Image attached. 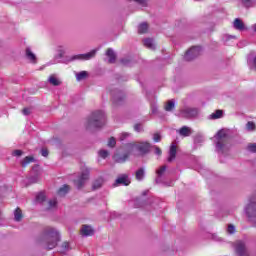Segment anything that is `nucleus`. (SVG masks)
Instances as JSON below:
<instances>
[{"instance_id": "nucleus-1", "label": "nucleus", "mask_w": 256, "mask_h": 256, "mask_svg": "<svg viewBox=\"0 0 256 256\" xmlns=\"http://www.w3.org/2000/svg\"><path fill=\"white\" fill-rule=\"evenodd\" d=\"M149 149H151V144L149 142H132L126 144V151L123 156L116 154L114 156L116 163H125L129 158V153H140V155H145L149 153Z\"/></svg>"}, {"instance_id": "nucleus-2", "label": "nucleus", "mask_w": 256, "mask_h": 256, "mask_svg": "<svg viewBox=\"0 0 256 256\" xmlns=\"http://www.w3.org/2000/svg\"><path fill=\"white\" fill-rule=\"evenodd\" d=\"M215 139L217 153L220 155V157H227V155H229V149H231L227 132H225V130L218 131L215 135Z\"/></svg>"}, {"instance_id": "nucleus-3", "label": "nucleus", "mask_w": 256, "mask_h": 256, "mask_svg": "<svg viewBox=\"0 0 256 256\" xmlns=\"http://www.w3.org/2000/svg\"><path fill=\"white\" fill-rule=\"evenodd\" d=\"M105 112L97 110L91 114L86 122V129H101L105 125Z\"/></svg>"}, {"instance_id": "nucleus-4", "label": "nucleus", "mask_w": 256, "mask_h": 256, "mask_svg": "<svg viewBox=\"0 0 256 256\" xmlns=\"http://www.w3.org/2000/svg\"><path fill=\"white\" fill-rule=\"evenodd\" d=\"M47 235V249H55L57 247V243L61 241V236L59 235V232L55 228H48L46 230Z\"/></svg>"}, {"instance_id": "nucleus-5", "label": "nucleus", "mask_w": 256, "mask_h": 256, "mask_svg": "<svg viewBox=\"0 0 256 256\" xmlns=\"http://www.w3.org/2000/svg\"><path fill=\"white\" fill-rule=\"evenodd\" d=\"M249 221L254 223L256 227V197H252L249 200L248 205L244 209Z\"/></svg>"}, {"instance_id": "nucleus-6", "label": "nucleus", "mask_w": 256, "mask_h": 256, "mask_svg": "<svg viewBox=\"0 0 256 256\" xmlns=\"http://www.w3.org/2000/svg\"><path fill=\"white\" fill-rule=\"evenodd\" d=\"M97 55V50H92L86 54H78L73 56H68L66 63H71L73 61H89L90 59H93Z\"/></svg>"}, {"instance_id": "nucleus-7", "label": "nucleus", "mask_w": 256, "mask_h": 256, "mask_svg": "<svg viewBox=\"0 0 256 256\" xmlns=\"http://www.w3.org/2000/svg\"><path fill=\"white\" fill-rule=\"evenodd\" d=\"M89 173L90 170L89 168H84L81 172V174L78 176L76 180H74V185L78 188L81 189L85 183H87V180L89 179Z\"/></svg>"}, {"instance_id": "nucleus-8", "label": "nucleus", "mask_w": 256, "mask_h": 256, "mask_svg": "<svg viewBox=\"0 0 256 256\" xmlns=\"http://www.w3.org/2000/svg\"><path fill=\"white\" fill-rule=\"evenodd\" d=\"M197 115H199V109L191 107H185L180 110L179 114L180 117H184L185 119H193L194 117H197Z\"/></svg>"}, {"instance_id": "nucleus-9", "label": "nucleus", "mask_w": 256, "mask_h": 256, "mask_svg": "<svg viewBox=\"0 0 256 256\" xmlns=\"http://www.w3.org/2000/svg\"><path fill=\"white\" fill-rule=\"evenodd\" d=\"M201 46H194L188 50L184 56L185 61H193L196 57L201 55Z\"/></svg>"}, {"instance_id": "nucleus-10", "label": "nucleus", "mask_w": 256, "mask_h": 256, "mask_svg": "<svg viewBox=\"0 0 256 256\" xmlns=\"http://www.w3.org/2000/svg\"><path fill=\"white\" fill-rule=\"evenodd\" d=\"M111 95L114 105H121V103H123V100L125 99V94L123 93V91L118 89L112 90Z\"/></svg>"}, {"instance_id": "nucleus-11", "label": "nucleus", "mask_w": 256, "mask_h": 256, "mask_svg": "<svg viewBox=\"0 0 256 256\" xmlns=\"http://www.w3.org/2000/svg\"><path fill=\"white\" fill-rule=\"evenodd\" d=\"M236 253L239 256H249V252H247L245 243H243L242 241L236 243Z\"/></svg>"}, {"instance_id": "nucleus-12", "label": "nucleus", "mask_w": 256, "mask_h": 256, "mask_svg": "<svg viewBox=\"0 0 256 256\" xmlns=\"http://www.w3.org/2000/svg\"><path fill=\"white\" fill-rule=\"evenodd\" d=\"M175 157H177V145H175V143H172L169 150V163H171V161H173Z\"/></svg>"}, {"instance_id": "nucleus-13", "label": "nucleus", "mask_w": 256, "mask_h": 256, "mask_svg": "<svg viewBox=\"0 0 256 256\" xmlns=\"http://www.w3.org/2000/svg\"><path fill=\"white\" fill-rule=\"evenodd\" d=\"M26 59L30 63H37V56L31 51V48H26Z\"/></svg>"}, {"instance_id": "nucleus-14", "label": "nucleus", "mask_w": 256, "mask_h": 256, "mask_svg": "<svg viewBox=\"0 0 256 256\" xmlns=\"http://www.w3.org/2000/svg\"><path fill=\"white\" fill-rule=\"evenodd\" d=\"M81 233L83 237H91V235L94 233V230L91 226L84 225L81 229Z\"/></svg>"}, {"instance_id": "nucleus-15", "label": "nucleus", "mask_w": 256, "mask_h": 256, "mask_svg": "<svg viewBox=\"0 0 256 256\" xmlns=\"http://www.w3.org/2000/svg\"><path fill=\"white\" fill-rule=\"evenodd\" d=\"M131 183V180H129V177L127 175H122L116 179L117 185H129Z\"/></svg>"}, {"instance_id": "nucleus-16", "label": "nucleus", "mask_w": 256, "mask_h": 256, "mask_svg": "<svg viewBox=\"0 0 256 256\" xmlns=\"http://www.w3.org/2000/svg\"><path fill=\"white\" fill-rule=\"evenodd\" d=\"M233 27L234 29H237V31H245V24L239 18L234 20Z\"/></svg>"}, {"instance_id": "nucleus-17", "label": "nucleus", "mask_w": 256, "mask_h": 256, "mask_svg": "<svg viewBox=\"0 0 256 256\" xmlns=\"http://www.w3.org/2000/svg\"><path fill=\"white\" fill-rule=\"evenodd\" d=\"M56 51L58 53V59H63V57L65 56V53H67V46L58 45L56 48Z\"/></svg>"}, {"instance_id": "nucleus-18", "label": "nucleus", "mask_w": 256, "mask_h": 256, "mask_svg": "<svg viewBox=\"0 0 256 256\" xmlns=\"http://www.w3.org/2000/svg\"><path fill=\"white\" fill-rule=\"evenodd\" d=\"M48 83H50V85H53L54 87H59V85H61V81L57 79V76L55 74L49 76Z\"/></svg>"}, {"instance_id": "nucleus-19", "label": "nucleus", "mask_w": 256, "mask_h": 256, "mask_svg": "<svg viewBox=\"0 0 256 256\" xmlns=\"http://www.w3.org/2000/svg\"><path fill=\"white\" fill-rule=\"evenodd\" d=\"M144 47H147V49H150L151 51H155V41L151 38L144 39Z\"/></svg>"}, {"instance_id": "nucleus-20", "label": "nucleus", "mask_w": 256, "mask_h": 256, "mask_svg": "<svg viewBox=\"0 0 256 256\" xmlns=\"http://www.w3.org/2000/svg\"><path fill=\"white\" fill-rule=\"evenodd\" d=\"M107 57H109L108 63H114L115 59H117V56L115 55V52L113 49L109 48L106 52Z\"/></svg>"}, {"instance_id": "nucleus-21", "label": "nucleus", "mask_w": 256, "mask_h": 256, "mask_svg": "<svg viewBox=\"0 0 256 256\" xmlns=\"http://www.w3.org/2000/svg\"><path fill=\"white\" fill-rule=\"evenodd\" d=\"M223 117V111L222 110H216L212 114L208 116V119L215 120V119H221Z\"/></svg>"}, {"instance_id": "nucleus-22", "label": "nucleus", "mask_w": 256, "mask_h": 256, "mask_svg": "<svg viewBox=\"0 0 256 256\" xmlns=\"http://www.w3.org/2000/svg\"><path fill=\"white\" fill-rule=\"evenodd\" d=\"M179 135H181L182 137H189L191 135V128H189L187 126H183L179 130Z\"/></svg>"}, {"instance_id": "nucleus-23", "label": "nucleus", "mask_w": 256, "mask_h": 256, "mask_svg": "<svg viewBox=\"0 0 256 256\" xmlns=\"http://www.w3.org/2000/svg\"><path fill=\"white\" fill-rule=\"evenodd\" d=\"M147 31H149V25L147 23L143 22L138 26V33L140 35L147 33Z\"/></svg>"}, {"instance_id": "nucleus-24", "label": "nucleus", "mask_w": 256, "mask_h": 256, "mask_svg": "<svg viewBox=\"0 0 256 256\" xmlns=\"http://www.w3.org/2000/svg\"><path fill=\"white\" fill-rule=\"evenodd\" d=\"M30 163H35V158L33 156H27L21 161L22 167H27Z\"/></svg>"}, {"instance_id": "nucleus-25", "label": "nucleus", "mask_w": 256, "mask_h": 256, "mask_svg": "<svg viewBox=\"0 0 256 256\" xmlns=\"http://www.w3.org/2000/svg\"><path fill=\"white\" fill-rule=\"evenodd\" d=\"M23 219V212L21 211V208H16L14 211V221L18 222Z\"/></svg>"}, {"instance_id": "nucleus-26", "label": "nucleus", "mask_w": 256, "mask_h": 256, "mask_svg": "<svg viewBox=\"0 0 256 256\" xmlns=\"http://www.w3.org/2000/svg\"><path fill=\"white\" fill-rule=\"evenodd\" d=\"M165 171H167V166H162L160 167L156 173H157V178H156V182L159 183V181H161V177H163V173H165Z\"/></svg>"}, {"instance_id": "nucleus-27", "label": "nucleus", "mask_w": 256, "mask_h": 256, "mask_svg": "<svg viewBox=\"0 0 256 256\" xmlns=\"http://www.w3.org/2000/svg\"><path fill=\"white\" fill-rule=\"evenodd\" d=\"M144 178H145V168H139L136 171V179L137 181H143Z\"/></svg>"}, {"instance_id": "nucleus-28", "label": "nucleus", "mask_w": 256, "mask_h": 256, "mask_svg": "<svg viewBox=\"0 0 256 256\" xmlns=\"http://www.w3.org/2000/svg\"><path fill=\"white\" fill-rule=\"evenodd\" d=\"M67 193H69V185H64L58 190V195H60V197L67 195Z\"/></svg>"}, {"instance_id": "nucleus-29", "label": "nucleus", "mask_w": 256, "mask_h": 256, "mask_svg": "<svg viewBox=\"0 0 256 256\" xmlns=\"http://www.w3.org/2000/svg\"><path fill=\"white\" fill-rule=\"evenodd\" d=\"M175 109V100H169L165 105V111H173Z\"/></svg>"}, {"instance_id": "nucleus-30", "label": "nucleus", "mask_w": 256, "mask_h": 256, "mask_svg": "<svg viewBox=\"0 0 256 256\" xmlns=\"http://www.w3.org/2000/svg\"><path fill=\"white\" fill-rule=\"evenodd\" d=\"M132 135L131 133L128 132H122L119 136L120 141H127L129 139H131Z\"/></svg>"}, {"instance_id": "nucleus-31", "label": "nucleus", "mask_w": 256, "mask_h": 256, "mask_svg": "<svg viewBox=\"0 0 256 256\" xmlns=\"http://www.w3.org/2000/svg\"><path fill=\"white\" fill-rule=\"evenodd\" d=\"M244 7H254L256 5V0H241Z\"/></svg>"}, {"instance_id": "nucleus-32", "label": "nucleus", "mask_w": 256, "mask_h": 256, "mask_svg": "<svg viewBox=\"0 0 256 256\" xmlns=\"http://www.w3.org/2000/svg\"><path fill=\"white\" fill-rule=\"evenodd\" d=\"M87 77V71H81L76 74L77 81H83Z\"/></svg>"}, {"instance_id": "nucleus-33", "label": "nucleus", "mask_w": 256, "mask_h": 256, "mask_svg": "<svg viewBox=\"0 0 256 256\" xmlns=\"http://www.w3.org/2000/svg\"><path fill=\"white\" fill-rule=\"evenodd\" d=\"M140 7H149V0H133Z\"/></svg>"}, {"instance_id": "nucleus-34", "label": "nucleus", "mask_w": 256, "mask_h": 256, "mask_svg": "<svg viewBox=\"0 0 256 256\" xmlns=\"http://www.w3.org/2000/svg\"><path fill=\"white\" fill-rule=\"evenodd\" d=\"M45 199H46V196H45V193H43V192H40L36 196L37 203H43V201H45Z\"/></svg>"}, {"instance_id": "nucleus-35", "label": "nucleus", "mask_w": 256, "mask_h": 256, "mask_svg": "<svg viewBox=\"0 0 256 256\" xmlns=\"http://www.w3.org/2000/svg\"><path fill=\"white\" fill-rule=\"evenodd\" d=\"M48 209H56L57 208V198H53L48 202Z\"/></svg>"}, {"instance_id": "nucleus-36", "label": "nucleus", "mask_w": 256, "mask_h": 256, "mask_svg": "<svg viewBox=\"0 0 256 256\" xmlns=\"http://www.w3.org/2000/svg\"><path fill=\"white\" fill-rule=\"evenodd\" d=\"M226 231H227L228 235H234V233L237 231V229L235 228V226L233 224H229Z\"/></svg>"}, {"instance_id": "nucleus-37", "label": "nucleus", "mask_w": 256, "mask_h": 256, "mask_svg": "<svg viewBox=\"0 0 256 256\" xmlns=\"http://www.w3.org/2000/svg\"><path fill=\"white\" fill-rule=\"evenodd\" d=\"M99 157H101V159H107V157H109V151L107 150H100L98 152Z\"/></svg>"}, {"instance_id": "nucleus-38", "label": "nucleus", "mask_w": 256, "mask_h": 256, "mask_svg": "<svg viewBox=\"0 0 256 256\" xmlns=\"http://www.w3.org/2000/svg\"><path fill=\"white\" fill-rule=\"evenodd\" d=\"M247 150L250 151V153H256V143L248 144Z\"/></svg>"}, {"instance_id": "nucleus-39", "label": "nucleus", "mask_w": 256, "mask_h": 256, "mask_svg": "<svg viewBox=\"0 0 256 256\" xmlns=\"http://www.w3.org/2000/svg\"><path fill=\"white\" fill-rule=\"evenodd\" d=\"M246 128H247V130L248 131H255V123L254 122H248L247 124H246Z\"/></svg>"}, {"instance_id": "nucleus-40", "label": "nucleus", "mask_w": 256, "mask_h": 256, "mask_svg": "<svg viewBox=\"0 0 256 256\" xmlns=\"http://www.w3.org/2000/svg\"><path fill=\"white\" fill-rule=\"evenodd\" d=\"M101 185H103V180H96L93 184V189H99V187H101Z\"/></svg>"}, {"instance_id": "nucleus-41", "label": "nucleus", "mask_w": 256, "mask_h": 256, "mask_svg": "<svg viewBox=\"0 0 256 256\" xmlns=\"http://www.w3.org/2000/svg\"><path fill=\"white\" fill-rule=\"evenodd\" d=\"M115 145H117V141L114 137H111L108 141V147H115Z\"/></svg>"}, {"instance_id": "nucleus-42", "label": "nucleus", "mask_w": 256, "mask_h": 256, "mask_svg": "<svg viewBox=\"0 0 256 256\" xmlns=\"http://www.w3.org/2000/svg\"><path fill=\"white\" fill-rule=\"evenodd\" d=\"M67 251H69V243L68 242H64L62 244V253H67Z\"/></svg>"}, {"instance_id": "nucleus-43", "label": "nucleus", "mask_w": 256, "mask_h": 256, "mask_svg": "<svg viewBox=\"0 0 256 256\" xmlns=\"http://www.w3.org/2000/svg\"><path fill=\"white\" fill-rule=\"evenodd\" d=\"M134 130L137 132V133H141V131H143V125L141 124H136L134 126Z\"/></svg>"}, {"instance_id": "nucleus-44", "label": "nucleus", "mask_w": 256, "mask_h": 256, "mask_svg": "<svg viewBox=\"0 0 256 256\" xmlns=\"http://www.w3.org/2000/svg\"><path fill=\"white\" fill-rule=\"evenodd\" d=\"M12 155H13V157H21V155H23V151H21V150H14L12 152Z\"/></svg>"}, {"instance_id": "nucleus-45", "label": "nucleus", "mask_w": 256, "mask_h": 256, "mask_svg": "<svg viewBox=\"0 0 256 256\" xmlns=\"http://www.w3.org/2000/svg\"><path fill=\"white\" fill-rule=\"evenodd\" d=\"M42 157H48L49 156V150L42 148L41 150Z\"/></svg>"}, {"instance_id": "nucleus-46", "label": "nucleus", "mask_w": 256, "mask_h": 256, "mask_svg": "<svg viewBox=\"0 0 256 256\" xmlns=\"http://www.w3.org/2000/svg\"><path fill=\"white\" fill-rule=\"evenodd\" d=\"M39 181V175H35L30 178V183H37Z\"/></svg>"}, {"instance_id": "nucleus-47", "label": "nucleus", "mask_w": 256, "mask_h": 256, "mask_svg": "<svg viewBox=\"0 0 256 256\" xmlns=\"http://www.w3.org/2000/svg\"><path fill=\"white\" fill-rule=\"evenodd\" d=\"M153 140L155 141V143H159V141H161V135H159V134H154Z\"/></svg>"}, {"instance_id": "nucleus-48", "label": "nucleus", "mask_w": 256, "mask_h": 256, "mask_svg": "<svg viewBox=\"0 0 256 256\" xmlns=\"http://www.w3.org/2000/svg\"><path fill=\"white\" fill-rule=\"evenodd\" d=\"M203 138L202 136H196L195 139H194V143H203Z\"/></svg>"}, {"instance_id": "nucleus-49", "label": "nucleus", "mask_w": 256, "mask_h": 256, "mask_svg": "<svg viewBox=\"0 0 256 256\" xmlns=\"http://www.w3.org/2000/svg\"><path fill=\"white\" fill-rule=\"evenodd\" d=\"M154 153H155V155H161V148H159V147H157V146H154Z\"/></svg>"}, {"instance_id": "nucleus-50", "label": "nucleus", "mask_w": 256, "mask_h": 256, "mask_svg": "<svg viewBox=\"0 0 256 256\" xmlns=\"http://www.w3.org/2000/svg\"><path fill=\"white\" fill-rule=\"evenodd\" d=\"M151 111H152V114L155 115V113H157V105L152 104L151 105Z\"/></svg>"}, {"instance_id": "nucleus-51", "label": "nucleus", "mask_w": 256, "mask_h": 256, "mask_svg": "<svg viewBox=\"0 0 256 256\" xmlns=\"http://www.w3.org/2000/svg\"><path fill=\"white\" fill-rule=\"evenodd\" d=\"M22 113H23V115H29V114L31 113V109H29V108H24V109L22 110Z\"/></svg>"}, {"instance_id": "nucleus-52", "label": "nucleus", "mask_w": 256, "mask_h": 256, "mask_svg": "<svg viewBox=\"0 0 256 256\" xmlns=\"http://www.w3.org/2000/svg\"><path fill=\"white\" fill-rule=\"evenodd\" d=\"M121 63H123V65H129V60L127 59H122Z\"/></svg>"}, {"instance_id": "nucleus-53", "label": "nucleus", "mask_w": 256, "mask_h": 256, "mask_svg": "<svg viewBox=\"0 0 256 256\" xmlns=\"http://www.w3.org/2000/svg\"><path fill=\"white\" fill-rule=\"evenodd\" d=\"M251 29H252V31H255V33H256V23L251 26Z\"/></svg>"}, {"instance_id": "nucleus-54", "label": "nucleus", "mask_w": 256, "mask_h": 256, "mask_svg": "<svg viewBox=\"0 0 256 256\" xmlns=\"http://www.w3.org/2000/svg\"><path fill=\"white\" fill-rule=\"evenodd\" d=\"M228 39H236L235 36H228Z\"/></svg>"}]
</instances>
